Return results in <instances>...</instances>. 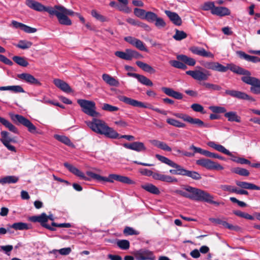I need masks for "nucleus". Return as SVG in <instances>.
I'll list each match as a JSON object with an SVG mask.
<instances>
[{
    "label": "nucleus",
    "instance_id": "nucleus-1",
    "mask_svg": "<svg viewBox=\"0 0 260 260\" xmlns=\"http://www.w3.org/2000/svg\"><path fill=\"white\" fill-rule=\"evenodd\" d=\"M174 192L191 200L204 202L216 206L224 205L222 202L214 201V197L207 191L189 185L185 186L182 190H176Z\"/></svg>",
    "mask_w": 260,
    "mask_h": 260
},
{
    "label": "nucleus",
    "instance_id": "nucleus-2",
    "mask_svg": "<svg viewBox=\"0 0 260 260\" xmlns=\"http://www.w3.org/2000/svg\"><path fill=\"white\" fill-rule=\"evenodd\" d=\"M87 124L92 131L98 134L111 139L118 138L119 134L102 120L94 118L92 121L87 122Z\"/></svg>",
    "mask_w": 260,
    "mask_h": 260
},
{
    "label": "nucleus",
    "instance_id": "nucleus-3",
    "mask_svg": "<svg viewBox=\"0 0 260 260\" xmlns=\"http://www.w3.org/2000/svg\"><path fill=\"white\" fill-rule=\"evenodd\" d=\"M53 9V16L57 17L59 24L67 26L72 25V20L68 16L76 15L77 13L60 5H55Z\"/></svg>",
    "mask_w": 260,
    "mask_h": 260
},
{
    "label": "nucleus",
    "instance_id": "nucleus-4",
    "mask_svg": "<svg viewBox=\"0 0 260 260\" xmlns=\"http://www.w3.org/2000/svg\"><path fill=\"white\" fill-rule=\"evenodd\" d=\"M139 171L141 174L148 177L152 176V178L156 180L168 183H177L178 182V179L176 178L164 174L158 171L154 172L147 169H142Z\"/></svg>",
    "mask_w": 260,
    "mask_h": 260
},
{
    "label": "nucleus",
    "instance_id": "nucleus-5",
    "mask_svg": "<svg viewBox=\"0 0 260 260\" xmlns=\"http://www.w3.org/2000/svg\"><path fill=\"white\" fill-rule=\"evenodd\" d=\"M77 103L80 105L82 111L87 115L93 117H96L99 113L96 111L95 104L94 102L86 100L79 99Z\"/></svg>",
    "mask_w": 260,
    "mask_h": 260
},
{
    "label": "nucleus",
    "instance_id": "nucleus-6",
    "mask_svg": "<svg viewBox=\"0 0 260 260\" xmlns=\"http://www.w3.org/2000/svg\"><path fill=\"white\" fill-rule=\"evenodd\" d=\"M1 142L10 151L12 152H16V148L11 144L12 143H17V141L15 137H12L10 134L7 131H2L1 132Z\"/></svg>",
    "mask_w": 260,
    "mask_h": 260
},
{
    "label": "nucleus",
    "instance_id": "nucleus-7",
    "mask_svg": "<svg viewBox=\"0 0 260 260\" xmlns=\"http://www.w3.org/2000/svg\"><path fill=\"white\" fill-rule=\"evenodd\" d=\"M241 80L247 84L251 85L250 91L254 94H260V80L251 77V75L248 76H243Z\"/></svg>",
    "mask_w": 260,
    "mask_h": 260
},
{
    "label": "nucleus",
    "instance_id": "nucleus-8",
    "mask_svg": "<svg viewBox=\"0 0 260 260\" xmlns=\"http://www.w3.org/2000/svg\"><path fill=\"white\" fill-rule=\"evenodd\" d=\"M197 165L209 170H222L224 168L219 163L207 158H201L196 161Z\"/></svg>",
    "mask_w": 260,
    "mask_h": 260
},
{
    "label": "nucleus",
    "instance_id": "nucleus-9",
    "mask_svg": "<svg viewBox=\"0 0 260 260\" xmlns=\"http://www.w3.org/2000/svg\"><path fill=\"white\" fill-rule=\"evenodd\" d=\"M26 5L30 8L39 12L45 11L53 16L54 7H45L41 3L34 0H26Z\"/></svg>",
    "mask_w": 260,
    "mask_h": 260
},
{
    "label": "nucleus",
    "instance_id": "nucleus-10",
    "mask_svg": "<svg viewBox=\"0 0 260 260\" xmlns=\"http://www.w3.org/2000/svg\"><path fill=\"white\" fill-rule=\"evenodd\" d=\"M12 119L15 122H18V123L21 124L27 128L29 132L32 134L36 133L37 127L32 123V122L26 118L24 116L15 114L12 117Z\"/></svg>",
    "mask_w": 260,
    "mask_h": 260
},
{
    "label": "nucleus",
    "instance_id": "nucleus-11",
    "mask_svg": "<svg viewBox=\"0 0 260 260\" xmlns=\"http://www.w3.org/2000/svg\"><path fill=\"white\" fill-rule=\"evenodd\" d=\"M118 99L120 101L124 103L125 104L129 105L134 107L148 108L153 111L155 108L153 106H152L151 105L149 104H145L144 103L137 101L136 100L125 96H119Z\"/></svg>",
    "mask_w": 260,
    "mask_h": 260
},
{
    "label": "nucleus",
    "instance_id": "nucleus-12",
    "mask_svg": "<svg viewBox=\"0 0 260 260\" xmlns=\"http://www.w3.org/2000/svg\"><path fill=\"white\" fill-rule=\"evenodd\" d=\"M114 181H117L127 184H132L134 183V181L128 177L115 174H110L108 177H103V179H102V181L110 183H113Z\"/></svg>",
    "mask_w": 260,
    "mask_h": 260
},
{
    "label": "nucleus",
    "instance_id": "nucleus-13",
    "mask_svg": "<svg viewBox=\"0 0 260 260\" xmlns=\"http://www.w3.org/2000/svg\"><path fill=\"white\" fill-rule=\"evenodd\" d=\"M186 74L190 76L192 78L197 81H205L208 80L210 74L207 70H194V71H187Z\"/></svg>",
    "mask_w": 260,
    "mask_h": 260
},
{
    "label": "nucleus",
    "instance_id": "nucleus-14",
    "mask_svg": "<svg viewBox=\"0 0 260 260\" xmlns=\"http://www.w3.org/2000/svg\"><path fill=\"white\" fill-rule=\"evenodd\" d=\"M222 67L223 68V70L221 71L222 73L226 72L228 70H230L236 74L242 75L243 76L251 75V73L249 71L233 63H228L226 66L222 65Z\"/></svg>",
    "mask_w": 260,
    "mask_h": 260
},
{
    "label": "nucleus",
    "instance_id": "nucleus-15",
    "mask_svg": "<svg viewBox=\"0 0 260 260\" xmlns=\"http://www.w3.org/2000/svg\"><path fill=\"white\" fill-rule=\"evenodd\" d=\"M207 145L208 146L214 149L215 150L223 153L228 156H232L231 160L234 162L238 163L239 158L240 157H236L233 155L232 153L228 149H226L223 146L216 143L213 141H210L208 142Z\"/></svg>",
    "mask_w": 260,
    "mask_h": 260
},
{
    "label": "nucleus",
    "instance_id": "nucleus-16",
    "mask_svg": "<svg viewBox=\"0 0 260 260\" xmlns=\"http://www.w3.org/2000/svg\"><path fill=\"white\" fill-rule=\"evenodd\" d=\"M124 40L125 41L136 47L138 50L142 51L148 52V49H147L145 43L141 40L132 36L125 37H124Z\"/></svg>",
    "mask_w": 260,
    "mask_h": 260
},
{
    "label": "nucleus",
    "instance_id": "nucleus-17",
    "mask_svg": "<svg viewBox=\"0 0 260 260\" xmlns=\"http://www.w3.org/2000/svg\"><path fill=\"white\" fill-rule=\"evenodd\" d=\"M137 260H155L156 257L153 252L148 249H142L135 253Z\"/></svg>",
    "mask_w": 260,
    "mask_h": 260
},
{
    "label": "nucleus",
    "instance_id": "nucleus-18",
    "mask_svg": "<svg viewBox=\"0 0 260 260\" xmlns=\"http://www.w3.org/2000/svg\"><path fill=\"white\" fill-rule=\"evenodd\" d=\"M17 76L19 79L30 85L41 86L42 84L38 79L29 73L19 74Z\"/></svg>",
    "mask_w": 260,
    "mask_h": 260
},
{
    "label": "nucleus",
    "instance_id": "nucleus-19",
    "mask_svg": "<svg viewBox=\"0 0 260 260\" xmlns=\"http://www.w3.org/2000/svg\"><path fill=\"white\" fill-rule=\"evenodd\" d=\"M225 93L233 98L240 100H245L250 101H254V99L246 93L235 90H226Z\"/></svg>",
    "mask_w": 260,
    "mask_h": 260
},
{
    "label": "nucleus",
    "instance_id": "nucleus-20",
    "mask_svg": "<svg viewBox=\"0 0 260 260\" xmlns=\"http://www.w3.org/2000/svg\"><path fill=\"white\" fill-rule=\"evenodd\" d=\"M30 220L32 222H40L41 225L46 228L53 231L54 229L51 228L49 225L46 223L48 221V217L46 213H43L39 216H33L30 218Z\"/></svg>",
    "mask_w": 260,
    "mask_h": 260
},
{
    "label": "nucleus",
    "instance_id": "nucleus-21",
    "mask_svg": "<svg viewBox=\"0 0 260 260\" xmlns=\"http://www.w3.org/2000/svg\"><path fill=\"white\" fill-rule=\"evenodd\" d=\"M189 50L191 51L193 54H196L199 56L207 57L213 58L214 55L209 51H207L205 49L202 47L193 46L189 48Z\"/></svg>",
    "mask_w": 260,
    "mask_h": 260
},
{
    "label": "nucleus",
    "instance_id": "nucleus-22",
    "mask_svg": "<svg viewBox=\"0 0 260 260\" xmlns=\"http://www.w3.org/2000/svg\"><path fill=\"white\" fill-rule=\"evenodd\" d=\"M123 146L126 149L137 152H141L146 150V148L144 143L141 142H134L132 143H124L123 144Z\"/></svg>",
    "mask_w": 260,
    "mask_h": 260
},
{
    "label": "nucleus",
    "instance_id": "nucleus-23",
    "mask_svg": "<svg viewBox=\"0 0 260 260\" xmlns=\"http://www.w3.org/2000/svg\"><path fill=\"white\" fill-rule=\"evenodd\" d=\"M201 64L205 68L221 72L223 70L222 64L218 62L202 61Z\"/></svg>",
    "mask_w": 260,
    "mask_h": 260
},
{
    "label": "nucleus",
    "instance_id": "nucleus-24",
    "mask_svg": "<svg viewBox=\"0 0 260 260\" xmlns=\"http://www.w3.org/2000/svg\"><path fill=\"white\" fill-rule=\"evenodd\" d=\"M64 166L69 170V171L75 175L80 177V178L85 180L90 181V179L86 177L84 174L79 170L78 168L74 167L68 162L64 163Z\"/></svg>",
    "mask_w": 260,
    "mask_h": 260
},
{
    "label": "nucleus",
    "instance_id": "nucleus-25",
    "mask_svg": "<svg viewBox=\"0 0 260 260\" xmlns=\"http://www.w3.org/2000/svg\"><path fill=\"white\" fill-rule=\"evenodd\" d=\"M127 75L129 77L136 78L140 83L144 85L149 86H152L153 85L152 82L144 75L131 72H128Z\"/></svg>",
    "mask_w": 260,
    "mask_h": 260
},
{
    "label": "nucleus",
    "instance_id": "nucleus-26",
    "mask_svg": "<svg viewBox=\"0 0 260 260\" xmlns=\"http://www.w3.org/2000/svg\"><path fill=\"white\" fill-rule=\"evenodd\" d=\"M53 83L57 87L65 92L69 93L72 91V89L69 85L62 80L55 79L53 80Z\"/></svg>",
    "mask_w": 260,
    "mask_h": 260
},
{
    "label": "nucleus",
    "instance_id": "nucleus-27",
    "mask_svg": "<svg viewBox=\"0 0 260 260\" xmlns=\"http://www.w3.org/2000/svg\"><path fill=\"white\" fill-rule=\"evenodd\" d=\"M165 13L175 25L177 26L181 25L182 20L178 14L169 10H166Z\"/></svg>",
    "mask_w": 260,
    "mask_h": 260
},
{
    "label": "nucleus",
    "instance_id": "nucleus-28",
    "mask_svg": "<svg viewBox=\"0 0 260 260\" xmlns=\"http://www.w3.org/2000/svg\"><path fill=\"white\" fill-rule=\"evenodd\" d=\"M161 90L167 95L172 96L177 100H181L183 98V95L181 93L176 91L172 88L163 87Z\"/></svg>",
    "mask_w": 260,
    "mask_h": 260
},
{
    "label": "nucleus",
    "instance_id": "nucleus-29",
    "mask_svg": "<svg viewBox=\"0 0 260 260\" xmlns=\"http://www.w3.org/2000/svg\"><path fill=\"white\" fill-rule=\"evenodd\" d=\"M236 183L237 186L243 189L260 190V186L252 183L238 181H236Z\"/></svg>",
    "mask_w": 260,
    "mask_h": 260
},
{
    "label": "nucleus",
    "instance_id": "nucleus-30",
    "mask_svg": "<svg viewBox=\"0 0 260 260\" xmlns=\"http://www.w3.org/2000/svg\"><path fill=\"white\" fill-rule=\"evenodd\" d=\"M237 54L242 59H244L248 61H250L253 63L260 62V58L257 56H251L246 54L244 52L239 51L237 52Z\"/></svg>",
    "mask_w": 260,
    "mask_h": 260
},
{
    "label": "nucleus",
    "instance_id": "nucleus-31",
    "mask_svg": "<svg viewBox=\"0 0 260 260\" xmlns=\"http://www.w3.org/2000/svg\"><path fill=\"white\" fill-rule=\"evenodd\" d=\"M212 14L219 16H224L230 14L229 9L224 7H215L212 11Z\"/></svg>",
    "mask_w": 260,
    "mask_h": 260
},
{
    "label": "nucleus",
    "instance_id": "nucleus-32",
    "mask_svg": "<svg viewBox=\"0 0 260 260\" xmlns=\"http://www.w3.org/2000/svg\"><path fill=\"white\" fill-rule=\"evenodd\" d=\"M141 187L146 191L153 194L158 195L160 193L159 188L152 183L142 185Z\"/></svg>",
    "mask_w": 260,
    "mask_h": 260
},
{
    "label": "nucleus",
    "instance_id": "nucleus-33",
    "mask_svg": "<svg viewBox=\"0 0 260 260\" xmlns=\"http://www.w3.org/2000/svg\"><path fill=\"white\" fill-rule=\"evenodd\" d=\"M224 117L228 119L230 122H240L241 118L235 111H229L224 114Z\"/></svg>",
    "mask_w": 260,
    "mask_h": 260
},
{
    "label": "nucleus",
    "instance_id": "nucleus-34",
    "mask_svg": "<svg viewBox=\"0 0 260 260\" xmlns=\"http://www.w3.org/2000/svg\"><path fill=\"white\" fill-rule=\"evenodd\" d=\"M182 176H185L192 178L195 180H199L201 179V175L197 172L194 171H189L183 168Z\"/></svg>",
    "mask_w": 260,
    "mask_h": 260
},
{
    "label": "nucleus",
    "instance_id": "nucleus-35",
    "mask_svg": "<svg viewBox=\"0 0 260 260\" xmlns=\"http://www.w3.org/2000/svg\"><path fill=\"white\" fill-rule=\"evenodd\" d=\"M150 142L152 145L163 150L167 151L168 152H170L172 150L171 148L164 142L159 141L157 140H151L150 141Z\"/></svg>",
    "mask_w": 260,
    "mask_h": 260
},
{
    "label": "nucleus",
    "instance_id": "nucleus-36",
    "mask_svg": "<svg viewBox=\"0 0 260 260\" xmlns=\"http://www.w3.org/2000/svg\"><path fill=\"white\" fill-rule=\"evenodd\" d=\"M0 122L4 125L10 131L14 133V134H18V130L16 126H15L9 121L7 120L4 118L0 116Z\"/></svg>",
    "mask_w": 260,
    "mask_h": 260
},
{
    "label": "nucleus",
    "instance_id": "nucleus-37",
    "mask_svg": "<svg viewBox=\"0 0 260 260\" xmlns=\"http://www.w3.org/2000/svg\"><path fill=\"white\" fill-rule=\"evenodd\" d=\"M136 64L144 71L149 73L150 74H154L156 71L149 64L144 63L141 61H137Z\"/></svg>",
    "mask_w": 260,
    "mask_h": 260
},
{
    "label": "nucleus",
    "instance_id": "nucleus-38",
    "mask_svg": "<svg viewBox=\"0 0 260 260\" xmlns=\"http://www.w3.org/2000/svg\"><path fill=\"white\" fill-rule=\"evenodd\" d=\"M103 80L110 86H118L119 83L113 77L107 74H104L102 75Z\"/></svg>",
    "mask_w": 260,
    "mask_h": 260
},
{
    "label": "nucleus",
    "instance_id": "nucleus-39",
    "mask_svg": "<svg viewBox=\"0 0 260 260\" xmlns=\"http://www.w3.org/2000/svg\"><path fill=\"white\" fill-rule=\"evenodd\" d=\"M177 58L179 60H181V61L184 62L188 66H194L196 63V61L194 59L188 57L185 55H179L177 56Z\"/></svg>",
    "mask_w": 260,
    "mask_h": 260
},
{
    "label": "nucleus",
    "instance_id": "nucleus-40",
    "mask_svg": "<svg viewBox=\"0 0 260 260\" xmlns=\"http://www.w3.org/2000/svg\"><path fill=\"white\" fill-rule=\"evenodd\" d=\"M19 178L15 176H7L0 179V184L3 185L5 184L15 183L18 182Z\"/></svg>",
    "mask_w": 260,
    "mask_h": 260
},
{
    "label": "nucleus",
    "instance_id": "nucleus-41",
    "mask_svg": "<svg viewBox=\"0 0 260 260\" xmlns=\"http://www.w3.org/2000/svg\"><path fill=\"white\" fill-rule=\"evenodd\" d=\"M115 55L122 59L131 60L130 49H126L125 52L117 51L115 52Z\"/></svg>",
    "mask_w": 260,
    "mask_h": 260
},
{
    "label": "nucleus",
    "instance_id": "nucleus-42",
    "mask_svg": "<svg viewBox=\"0 0 260 260\" xmlns=\"http://www.w3.org/2000/svg\"><path fill=\"white\" fill-rule=\"evenodd\" d=\"M187 122L194 124L199 127H207V125L202 120L199 118H192L189 116Z\"/></svg>",
    "mask_w": 260,
    "mask_h": 260
},
{
    "label": "nucleus",
    "instance_id": "nucleus-43",
    "mask_svg": "<svg viewBox=\"0 0 260 260\" xmlns=\"http://www.w3.org/2000/svg\"><path fill=\"white\" fill-rule=\"evenodd\" d=\"M173 166H170L171 167L175 168V169H171L169 172L172 174L181 175H182L183 168L182 166L178 165L177 164L174 162Z\"/></svg>",
    "mask_w": 260,
    "mask_h": 260
},
{
    "label": "nucleus",
    "instance_id": "nucleus-44",
    "mask_svg": "<svg viewBox=\"0 0 260 260\" xmlns=\"http://www.w3.org/2000/svg\"><path fill=\"white\" fill-rule=\"evenodd\" d=\"M232 172L233 173H236L242 176H248L250 174V173L248 170L246 169L237 167L234 168L232 169Z\"/></svg>",
    "mask_w": 260,
    "mask_h": 260
},
{
    "label": "nucleus",
    "instance_id": "nucleus-45",
    "mask_svg": "<svg viewBox=\"0 0 260 260\" xmlns=\"http://www.w3.org/2000/svg\"><path fill=\"white\" fill-rule=\"evenodd\" d=\"M166 121L168 124L176 127L183 128L185 126V124L184 123L173 118H167Z\"/></svg>",
    "mask_w": 260,
    "mask_h": 260
},
{
    "label": "nucleus",
    "instance_id": "nucleus-46",
    "mask_svg": "<svg viewBox=\"0 0 260 260\" xmlns=\"http://www.w3.org/2000/svg\"><path fill=\"white\" fill-rule=\"evenodd\" d=\"M202 85L208 90L219 91L222 89L221 87L217 84H214L208 82H203L202 83Z\"/></svg>",
    "mask_w": 260,
    "mask_h": 260
},
{
    "label": "nucleus",
    "instance_id": "nucleus-47",
    "mask_svg": "<svg viewBox=\"0 0 260 260\" xmlns=\"http://www.w3.org/2000/svg\"><path fill=\"white\" fill-rule=\"evenodd\" d=\"M10 227L16 230H27L28 229L27 223L21 222L14 223L10 225Z\"/></svg>",
    "mask_w": 260,
    "mask_h": 260
},
{
    "label": "nucleus",
    "instance_id": "nucleus-48",
    "mask_svg": "<svg viewBox=\"0 0 260 260\" xmlns=\"http://www.w3.org/2000/svg\"><path fill=\"white\" fill-rule=\"evenodd\" d=\"M54 138L68 146H71L72 145V143L70 139L65 136L55 135Z\"/></svg>",
    "mask_w": 260,
    "mask_h": 260
},
{
    "label": "nucleus",
    "instance_id": "nucleus-49",
    "mask_svg": "<svg viewBox=\"0 0 260 260\" xmlns=\"http://www.w3.org/2000/svg\"><path fill=\"white\" fill-rule=\"evenodd\" d=\"M13 60L16 63L22 67H25L28 65V62L22 57L15 56L13 57Z\"/></svg>",
    "mask_w": 260,
    "mask_h": 260
},
{
    "label": "nucleus",
    "instance_id": "nucleus-50",
    "mask_svg": "<svg viewBox=\"0 0 260 260\" xmlns=\"http://www.w3.org/2000/svg\"><path fill=\"white\" fill-rule=\"evenodd\" d=\"M32 45V43L26 40H20L18 44L16 45V46L22 49H26L29 48Z\"/></svg>",
    "mask_w": 260,
    "mask_h": 260
},
{
    "label": "nucleus",
    "instance_id": "nucleus-51",
    "mask_svg": "<svg viewBox=\"0 0 260 260\" xmlns=\"http://www.w3.org/2000/svg\"><path fill=\"white\" fill-rule=\"evenodd\" d=\"M116 244L122 250H127L129 248V242L126 240H119L117 241Z\"/></svg>",
    "mask_w": 260,
    "mask_h": 260
},
{
    "label": "nucleus",
    "instance_id": "nucleus-52",
    "mask_svg": "<svg viewBox=\"0 0 260 260\" xmlns=\"http://www.w3.org/2000/svg\"><path fill=\"white\" fill-rule=\"evenodd\" d=\"M186 37L187 35L184 31L176 29L175 34L173 38L176 41H180L186 38Z\"/></svg>",
    "mask_w": 260,
    "mask_h": 260
},
{
    "label": "nucleus",
    "instance_id": "nucleus-53",
    "mask_svg": "<svg viewBox=\"0 0 260 260\" xmlns=\"http://www.w3.org/2000/svg\"><path fill=\"white\" fill-rule=\"evenodd\" d=\"M170 64L177 69H186L187 68V67L185 64L183 63L182 62L175 60H170L169 61Z\"/></svg>",
    "mask_w": 260,
    "mask_h": 260
},
{
    "label": "nucleus",
    "instance_id": "nucleus-54",
    "mask_svg": "<svg viewBox=\"0 0 260 260\" xmlns=\"http://www.w3.org/2000/svg\"><path fill=\"white\" fill-rule=\"evenodd\" d=\"M86 174L87 176H88L89 177L88 178L90 179V180L91 179H94L98 181L101 182V181H102V179H103V176H102L99 174L94 173L91 171H87L86 172Z\"/></svg>",
    "mask_w": 260,
    "mask_h": 260
},
{
    "label": "nucleus",
    "instance_id": "nucleus-55",
    "mask_svg": "<svg viewBox=\"0 0 260 260\" xmlns=\"http://www.w3.org/2000/svg\"><path fill=\"white\" fill-rule=\"evenodd\" d=\"M156 157L161 162L168 165V166H173V164L174 162L173 161L171 160V159H169L168 158L160 155L159 154H156L155 155Z\"/></svg>",
    "mask_w": 260,
    "mask_h": 260
},
{
    "label": "nucleus",
    "instance_id": "nucleus-56",
    "mask_svg": "<svg viewBox=\"0 0 260 260\" xmlns=\"http://www.w3.org/2000/svg\"><path fill=\"white\" fill-rule=\"evenodd\" d=\"M157 17V16L155 13L148 11L146 12L144 19L147 20L148 22H153L155 21Z\"/></svg>",
    "mask_w": 260,
    "mask_h": 260
},
{
    "label": "nucleus",
    "instance_id": "nucleus-57",
    "mask_svg": "<svg viewBox=\"0 0 260 260\" xmlns=\"http://www.w3.org/2000/svg\"><path fill=\"white\" fill-rule=\"evenodd\" d=\"M102 109L103 110L109 111V112H115V111H117L119 110L118 107H117L116 106H112L111 105H110L109 104H106V103H104L103 105Z\"/></svg>",
    "mask_w": 260,
    "mask_h": 260
},
{
    "label": "nucleus",
    "instance_id": "nucleus-58",
    "mask_svg": "<svg viewBox=\"0 0 260 260\" xmlns=\"http://www.w3.org/2000/svg\"><path fill=\"white\" fill-rule=\"evenodd\" d=\"M134 13L137 17L144 19L146 12L143 9L136 8L134 10Z\"/></svg>",
    "mask_w": 260,
    "mask_h": 260
},
{
    "label": "nucleus",
    "instance_id": "nucleus-59",
    "mask_svg": "<svg viewBox=\"0 0 260 260\" xmlns=\"http://www.w3.org/2000/svg\"><path fill=\"white\" fill-rule=\"evenodd\" d=\"M91 14L92 17L95 18L96 19L100 20L101 22H105L107 20L105 17L101 15L95 10H93L91 11Z\"/></svg>",
    "mask_w": 260,
    "mask_h": 260
},
{
    "label": "nucleus",
    "instance_id": "nucleus-60",
    "mask_svg": "<svg viewBox=\"0 0 260 260\" xmlns=\"http://www.w3.org/2000/svg\"><path fill=\"white\" fill-rule=\"evenodd\" d=\"M190 107L195 112H200L202 114L206 113L203 106L199 104H193L191 105Z\"/></svg>",
    "mask_w": 260,
    "mask_h": 260
},
{
    "label": "nucleus",
    "instance_id": "nucleus-61",
    "mask_svg": "<svg viewBox=\"0 0 260 260\" xmlns=\"http://www.w3.org/2000/svg\"><path fill=\"white\" fill-rule=\"evenodd\" d=\"M123 233L125 235H138L139 234L138 231L129 226H126L124 229Z\"/></svg>",
    "mask_w": 260,
    "mask_h": 260
},
{
    "label": "nucleus",
    "instance_id": "nucleus-62",
    "mask_svg": "<svg viewBox=\"0 0 260 260\" xmlns=\"http://www.w3.org/2000/svg\"><path fill=\"white\" fill-rule=\"evenodd\" d=\"M210 109L214 112L216 113H223L226 112V109L223 107L219 106H211Z\"/></svg>",
    "mask_w": 260,
    "mask_h": 260
},
{
    "label": "nucleus",
    "instance_id": "nucleus-63",
    "mask_svg": "<svg viewBox=\"0 0 260 260\" xmlns=\"http://www.w3.org/2000/svg\"><path fill=\"white\" fill-rule=\"evenodd\" d=\"M202 8L204 11L211 10L212 13V10L215 8L214 3L212 2H206L203 5Z\"/></svg>",
    "mask_w": 260,
    "mask_h": 260
},
{
    "label": "nucleus",
    "instance_id": "nucleus-64",
    "mask_svg": "<svg viewBox=\"0 0 260 260\" xmlns=\"http://www.w3.org/2000/svg\"><path fill=\"white\" fill-rule=\"evenodd\" d=\"M155 21V25L158 28H162L166 25V22L161 18L157 17Z\"/></svg>",
    "mask_w": 260,
    "mask_h": 260
}]
</instances>
